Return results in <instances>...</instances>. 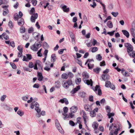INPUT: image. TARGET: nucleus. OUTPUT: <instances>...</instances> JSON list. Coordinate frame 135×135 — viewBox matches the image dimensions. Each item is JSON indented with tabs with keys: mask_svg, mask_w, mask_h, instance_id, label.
Here are the masks:
<instances>
[{
	"mask_svg": "<svg viewBox=\"0 0 135 135\" xmlns=\"http://www.w3.org/2000/svg\"><path fill=\"white\" fill-rule=\"evenodd\" d=\"M80 89V86L79 85L78 86L76 87L73 89L71 91L70 93L72 94L75 93Z\"/></svg>",
	"mask_w": 135,
	"mask_h": 135,
	"instance_id": "obj_11",
	"label": "nucleus"
},
{
	"mask_svg": "<svg viewBox=\"0 0 135 135\" xmlns=\"http://www.w3.org/2000/svg\"><path fill=\"white\" fill-rule=\"evenodd\" d=\"M35 106V109L37 113L36 114V116L37 117L39 118L41 115V114L40 113L41 109L39 107V105L38 103L37 102L34 101L31 103L30 107L31 109H33Z\"/></svg>",
	"mask_w": 135,
	"mask_h": 135,
	"instance_id": "obj_1",
	"label": "nucleus"
},
{
	"mask_svg": "<svg viewBox=\"0 0 135 135\" xmlns=\"http://www.w3.org/2000/svg\"><path fill=\"white\" fill-rule=\"evenodd\" d=\"M35 11V10L34 8L33 7L30 10V13L31 15H33L35 14L34 13Z\"/></svg>",
	"mask_w": 135,
	"mask_h": 135,
	"instance_id": "obj_34",
	"label": "nucleus"
},
{
	"mask_svg": "<svg viewBox=\"0 0 135 135\" xmlns=\"http://www.w3.org/2000/svg\"><path fill=\"white\" fill-rule=\"evenodd\" d=\"M68 32L69 33V34L70 35V37L71 38H72L75 37L74 35L72 32H71L70 31H68Z\"/></svg>",
	"mask_w": 135,
	"mask_h": 135,
	"instance_id": "obj_37",
	"label": "nucleus"
},
{
	"mask_svg": "<svg viewBox=\"0 0 135 135\" xmlns=\"http://www.w3.org/2000/svg\"><path fill=\"white\" fill-rule=\"evenodd\" d=\"M134 28H132L130 30L132 36L135 38V33L134 32Z\"/></svg>",
	"mask_w": 135,
	"mask_h": 135,
	"instance_id": "obj_28",
	"label": "nucleus"
},
{
	"mask_svg": "<svg viewBox=\"0 0 135 135\" xmlns=\"http://www.w3.org/2000/svg\"><path fill=\"white\" fill-rule=\"evenodd\" d=\"M107 26L109 28H113V26L112 22L110 21H108L107 22Z\"/></svg>",
	"mask_w": 135,
	"mask_h": 135,
	"instance_id": "obj_23",
	"label": "nucleus"
},
{
	"mask_svg": "<svg viewBox=\"0 0 135 135\" xmlns=\"http://www.w3.org/2000/svg\"><path fill=\"white\" fill-rule=\"evenodd\" d=\"M70 110L72 113H74L77 111L78 110V108L75 106H73L70 108Z\"/></svg>",
	"mask_w": 135,
	"mask_h": 135,
	"instance_id": "obj_14",
	"label": "nucleus"
},
{
	"mask_svg": "<svg viewBox=\"0 0 135 135\" xmlns=\"http://www.w3.org/2000/svg\"><path fill=\"white\" fill-rule=\"evenodd\" d=\"M111 13L115 17H116L118 14V12H112Z\"/></svg>",
	"mask_w": 135,
	"mask_h": 135,
	"instance_id": "obj_45",
	"label": "nucleus"
},
{
	"mask_svg": "<svg viewBox=\"0 0 135 135\" xmlns=\"http://www.w3.org/2000/svg\"><path fill=\"white\" fill-rule=\"evenodd\" d=\"M90 116L91 117H93L95 116L96 115V113L95 112H94L93 111H91L90 112Z\"/></svg>",
	"mask_w": 135,
	"mask_h": 135,
	"instance_id": "obj_32",
	"label": "nucleus"
},
{
	"mask_svg": "<svg viewBox=\"0 0 135 135\" xmlns=\"http://www.w3.org/2000/svg\"><path fill=\"white\" fill-rule=\"evenodd\" d=\"M91 51L92 52H94L97 51L98 50V48L96 47L92 48Z\"/></svg>",
	"mask_w": 135,
	"mask_h": 135,
	"instance_id": "obj_38",
	"label": "nucleus"
},
{
	"mask_svg": "<svg viewBox=\"0 0 135 135\" xmlns=\"http://www.w3.org/2000/svg\"><path fill=\"white\" fill-rule=\"evenodd\" d=\"M26 56L27 58V59L29 60H30L32 59V56L30 54H26Z\"/></svg>",
	"mask_w": 135,
	"mask_h": 135,
	"instance_id": "obj_48",
	"label": "nucleus"
},
{
	"mask_svg": "<svg viewBox=\"0 0 135 135\" xmlns=\"http://www.w3.org/2000/svg\"><path fill=\"white\" fill-rule=\"evenodd\" d=\"M61 78L63 79H66L68 78V75L66 73H63L61 75Z\"/></svg>",
	"mask_w": 135,
	"mask_h": 135,
	"instance_id": "obj_29",
	"label": "nucleus"
},
{
	"mask_svg": "<svg viewBox=\"0 0 135 135\" xmlns=\"http://www.w3.org/2000/svg\"><path fill=\"white\" fill-rule=\"evenodd\" d=\"M102 57L100 54H98L96 56L97 59L99 61H101L102 59Z\"/></svg>",
	"mask_w": 135,
	"mask_h": 135,
	"instance_id": "obj_39",
	"label": "nucleus"
},
{
	"mask_svg": "<svg viewBox=\"0 0 135 135\" xmlns=\"http://www.w3.org/2000/svg\"><path fill=\"white\" fill-rule=\"evenodd\" d=\"M8 26L11 28H12L13 27V26L12 24V22L11 21H9L8 23Z\"/></svg>",
	"mask_w": 135,
	"mask_h": 135,
	"instance_id": "obj_55",
	"label": "nucleus"
},
{
	"mask_svg": "<svg viewBox=\"0 0 135 135\" xmlns=\"http://www.w3.org/2000/svg\"><path fill=\"white\" fill-rule=\"evenodd\" d=\"M32 3L33 5L34 6H35L36 5L37 3V1L36 0H32Z\"/></svg>",
	"mask_w": 135,
	"mask_h": 135,
	"instance_id": "obj_61",
	"label": "nucleus"
},
{
	"mask_svg": "<svg viewBox=\"0 0 135 135\" xmlns=\"http://www.w3.org/2000/svg\"><path fill=\"white\" fill-rule=\"evenodd\" d=\"M98 126V124L96 122H94L93 124H92V126L93 128L95 130L97 129Z\"/></svg>",
	"mask_w": 135,
	"mask_h": 135,
	"instance_id": "obj_19",
	"label": "nucleus"
},
{
	"mask_svg": "<svg viewBox=\"0 0 135 135\" xmlns=\"http://www.w3.org/2000/svg\"><path fill=\"white\" fill-rule=\"evenodd\" d=\"M51 61L53 62H55L56 59V55L55 54H52L51 55Z\"/></svg>",
	"mask_w": 135,
	"mask_h": 135,
	"instance_id": "obj_20",
	"label": "nucleus"
},
{
	"mask_svg": "<svg viewBox=\"0 0 135 135\" xmlns=\"http://www.w3.org/2000/svg\"><path fill=\"white\" fill-rule=\"evenodd\" d=\"M25 28L24 27L22 26L20 28V32L21 33L25 32Z\"/></svg>",
	"mask_w": 135,
	"mask_h": 135,
	"instance_id": "obj_36",
	"label": "nucleus"
},
{
	"mask_svg": "<svg viewBox=\"0 0 135 135\" xmlns=\"http://www.w3.org/2000/svg\"><path fill=\"white\" fill-rule=\"evenodd\" d=\"M17 49L20 51L23 52V49L21 46H18L17 47Z\"/></svg>",
	"mask_w": 135,
	"mask_h": 135,
	"instance_id": "obj_57",
	"label": "nucleus"
},
{
	"mask_svg": "<svg viewBox=\"0 0 135 135\" xmlns=\"http://www.w3.org/2000/svg\"><path fill=\"white\" fill-rule=\"evenodd\" d=\"M17 21L18 24L19 26H22L24 24V20L23 18H19Z\"/></svg>",
	"mask_w": 135,
	"mask_h": 135,
	"instance_id": "obj_9",
	"label": "nucleus"
},
{
	"mask_svg": "<svg viewBox=\"0 0 135 135\" xmlns=\"http://www.w3.org/2000/svg\"><path fill=\"white\" fill-rule=\"evenodd\" d=\"M17 114L20 116H21L23 115V113L21 112V110H18L17 112Z\"/></svg>",
	"mask_w": 135,
	"mask_h": 135,
	"instance_id": "obj_59",
	"label": "nucleus"
},
{
	"mask_svg": "<svg viewBox=\"0 0 135 135\" xmlns=\"http://www.w3.org/2000/svg\"><path fill=\"white\" fill-rule=\"evenodd\" d=\"M37 76L38 77V80L39 81H41L42 80L43 77L42 76V73H41L37 72Z\"/></svg>",
	"mask_w": 135,
	"mask_h": 135,
	"instance_id": "obj_15",
	"label": "nucleus"
},
{
	"mask_svg": "<svg viewBox=\"0 0 135 135\" xmlns=\"http://www.w3.org/2000/svg\"><path fill=\"white\" fill-rule=\"evenodd\" d=\"M69 124L72 126H74L75 125V123L73 121L70 120L69 122Z\"/></svg>",
	"mask_w": 135,
	"mask_h": 135,
	"instance_id": "obj_62",
	"label": "nucleus"
},
{
	"mask_svg": "<svg viewBox=\"0 0 135 135\" xmlns=\"http://www.w3.org/2000/svg\"><path fill=\"white\" fill-rule=\"evenodd\" d=\"M100 70V68L98 67L94 69L93 71L97 74H99Z\"/></svg>",
	"mask_w": 135,
	"mask_h": 135,
	"instance_id": "obj_30",
	"label": "nucleus"
},
{
	"mask_svg": "<svg viewBox=\"0 0 135 135\" xmlns=\"http://www.w3.org/2000/svg\"><path fill=\"white\" fill-rule=\"evenodd\" d=\"M93 89L94 91H96L98 90V94L99 95H100L102 94V92L101 90L100 89V86H99L97 85L94 88H93Z\"/></svg>",
	"mask_w": 135,
	"mask_h": 135,
	"instance_id": "obj_7",
	"label": "nucleus"
},
{
	"mask_svg": "<svg viewBox=\"0 0 135 135\" xmlns=\"http://www.w3.org/2000/svg\"><path fill=\"white\" fill-rule=\"evenodd\" d=\"M115 32V31L114 30L111 31V32H107V33L109 35L111 36H112L113 35L114 33Z\"/></svg>",
	"mask_w": 135,
	"mask_h": 135,
	"instance_id": "obj_47",
	"label": "nucleus"
},
{
	"mask_svg": "<svg viewBox=\"0 0 135 135\" xmlns=\"http://www.w3.org/2000/svg\"><path fill=\"white\" fill-rule=\"evenodd\" d=\"M122 31L123 35L127 38H129V32L127 31L126 30H122Z\"/></svg>",
	"mask_w": 135,
	"mask_h": 135,
	"instance_id": "obj_16",
	"label": "nucleus"
},
{
	"mask_svg": "<svg viewBox=\"0 0 135 135\" xmlns=\"http://www.w3.org/2000/svg\"><path fill=\"white\" fill-rule=\"evenodd\" d=\"M67 75H68V78L69 77L70 78H73L74 76L73 74L71 72H69L67 74Z\"/></svg>",
	"mask_w": 135,
	"mask_h": 135,
	"instance_id": "obj_41",
	"label": "nucleus"
},
{
	"mask_svg": "<svg viewBox=\"0 0 135 135\" xmlns=\"http://www.w3.org/2000/svg\"><path fill=\"white\" fill-rule=\"evenodd\" d=\"M43 47L45 49H46L48 48L49 46L47 43L45 42L43 43Z\"/></svg>",
	"mask_w": 135,
	"mask_h": 135,
	"instance_id": "obj_27",
	"label": "nucleus"
},
{
	"mask_svg": "<svg viewBox=\"0 0 135 135\" xmlns=\"http://www.w3.org/2000/svg\"><path fill=\"white\" fill-rule=\"evenodd\" d=\"M56 126L57 129L60 132L62 133V129L60 126V125L59 122L57 119H56L55 121Z\"/></svg>",
	"mask_w": 135,
	"mask_h": 135,
	"instance_id": "obj_6",
	"label": "nucleus"
},
{
	"mask_svg": "<svg viewBox=\"0 0 135 135\" xmlns=\"http://www.w3.org/2000/svg\"><path fill=\"white\" fill-rule=\"evenodd\" d=\"M111 83L109 81H107L105 82V86L106 87H109Z\"/></svg>",
	"mask_w": 135,
	"mask_h": 135,
	"instance_id": "obj_31",
	"label": "nucleus"
},
{
	"mask_svg": "<svg viewBox=\"0 0 135 135\" xmlns=\"http://www.w3.org/2000/svg\"><path fill=\"white\" fill-rule=\"evenodd\" d=\"M62 9L64 12H68L70 10L69 8H67V6L66 5H64L62 7Z\"/></svg>",
	"mask_w": 135,
	"mask_h": 135,
	"instance_id": "obj_18",
	"label": "nucleus"
},
{
	"mask_svg": "<svg viewBox=\"0 0 135 135\" xmlns=\"http://www.w3.org/2000/svg\"><path fill=\"white\" fill-rule=\"evenodd\" d=\"M93 61L94 62V60L93 59H88L86 61V62L85 65H86L87 63H91V62Z\"/></svg>",
	"mask_w": 135,
	"mask_h": 135,
	"instance_id": "obj_56",
	"label": "nucleus"
},
{
	"mask_svg": "<svg viewBox=\"0 0 135 135\" xmlns=\"http://www.w3.org/2000/svg\"><path fill=\"white\" fill-rule=\"evenodd\" d=\"M106 109L107 113L110 112L111 111L110 108V107L108 106H106Z\"/></svg>",
	"mask_w": 135,
	"mask_h": 135,
	"instance_id": "obj_46",
	"label": "nucleus"
},
{
	"mask_svg": "<svg viewBox=\"0 0 135 135\" xmlns=\"http://www.w3.org/2000/svg\"><path fill=\"white\" fill-rule=\"evenodd\" d=\"M63 110L64 113H67L68 112V109L67 107H65L63 108Z\"/></svg>",
	"mask_w": 135,
	"mask_h": 135,
	"instance_id": "obj_53",
	"label": "nucleus"
},
{
	"mask_svg": "<svg viewBox=\"0 0 135 135\" xmlns=\"http://www.w3.org/2000/svg\"><path fill=\"white\" fill-rule=\"evenodd\" d=\"M10 45L12 47H14L15 46V44L13 41H12L10 42Z\"/></svg>",
	"mask_w": 135,
	"mask_h": 135,
	"instance_id": "obj_60",
	"label": "nucleus"
},
{
	"mask_svg": "<svg viewBox=\"0 0 135 135\" xmlns=\"http://www.w3.org/2000/svg\"><path fill=\"white\" fill-rule=\"evenodd\" d=\"M125 46L127 48V51L129 55H131V52H132L133 50V47L130 43H125Z\"/></svg>",
	"mask_w": 135,
	"mask_h": 135,
	"instance_id": "obj_2",
	"label": "nucleus"
},
{
	"mask_svg": "<svg viewBox=\"0 0 135 135\" xmlns=\"http://www.w3.org/2000/svg\"><path fill=\"white\" fill-rule=\"evenodd\" d=\"M120 128L119 127L115 129V131L114 132V134L117 135L118 133V131L120 130Z\"/></svg>",
	"mask_w": 135,
	"mask_h": 135,
	"instance_id": "obj_50",
	"label": "nucleus"
},
{
	"mask_svg": "<svg viewBox=\"0 0 135 135\" xmlns=\"http://www.w3.org/2000/svg\"><path fill=\"white\" fill-rule=\"evenodd\" d=\"M31 17V21L32 22H35V20L38 17V14L37 13H35Z\"/></svg>",
	"mask_w": 135,
	"mask_h": 135,
	"instance_id": "obj_8",
	"label": "nucleus"
},
{
	"mask_svg": "<svg viewBox=\"0 0 135 135\" xmlns=\"http://www.w3.org/2000/svg\"><path fill=\"white\" fill-rule=\"evenodd\" d=\"M87 82L89 84V85H90L91 86H93V81L91 79H90V80H87Z\"/></svg>",
	"mask_w": 135,
	"mask_h": 135,
	"instance_id": "obj_51",
	"label": "nucleus"
},
{
	"mask_svg": "<svg viewBox=\"0 0 135 135\" xmlns=\"http://www.w3.org/2000/svg\"><path fill=\"white\" fill-rule=\"evenodd\" d=\"M72 84L71 80L69 79L67 81H64L62 83V86L66 89L69 87V86Z\"/></svg>",
	"mask_w": 135,
	"mask_h": 135,
	"instance_id": "obj_3",
	"label": "nucleus"
},
{
	"mask_svg": "<svg viewBox=\"0 0 135 135\" xmlns=\"http://www.w3.org/2000/svg\"><path fill=\"white\" fill-rule=\"evenodd\" d=\"M2 107L6 110H9V107L7 104H3L1 105Z\"/></svg>",
	"mask_w": 135,
	"mask_h": 135,
	"instance_id": "obj_24",
	"label": "nucleus"
},
{
	"mask_svg": "<svg viewBox=\"0 0 135 135\" xmlns=\"http://www.w3.org/2000/svg\"><path fill=\"white\" fill-rule=\"evenodd\" d=\"M109 87L113 90H114L115 89V87L114 85L111 83V84L110 85Z\"/></svg>",
	"mask_w": 135,
	"mask_h": 135,
	"instance_id": "obj_63",
	"label": "nucleus"
},
{
	"mask_svg": "<svg viewBox=\"0 0 135 135\" xmlns=\"http://www.w3.org/2000/svg\"><path fill=\"white\" fill-rule=\"evenodd\" d=\"M113 127L114 128H117V126L116 124L115 123H112L110 125L109 127V130L112 132L113 131V130L112 129Z\"/></svg>",
	"mask_w": 135,
	"mask_h": 135,
	"instance_id": "obj_21",
	"label": "nucleus"
},
{
	"mask_svg": "<svg viewBox=\"0 0 135 135\" xmlns=\"http://www.w3.org/2000/svg\"><path fill=\"white\" fill-rule=\"evenodd\" d=\"M41 42H39L38 43L35 42L34 45L32 46L31 48L33 50L37 51L38 49L41 46Z\"/></svg>",
	"mask_w": 135,
	"mask_h": 135,
	"instance_id": "obj_4",
	"label": "nucleus"
},
{
	"mask_svg": "<svg viewBox=\"0 0 135 135\" xmlns=\"http://www.w3.org/2000/svg\"><path fill=\"white\" fill-rule=\"evenodd\" d=\"M75 81L76 84L79 85L81 81V79L80 78H76Z\"/></svg>",
	"mask_w": 135,
	"mask_h": 135,
	"instance_id": "obj_25",
	"label": "nucleus"
},
{
	"mask_svg": "<svg viewBox=\"0 0 135 135\" xmlns=\"http://www.w3.org/2000/svg\"><path fill=\"white\" fill-rule=\"evenodd\" d=\"M86 94L84 92H80L79 93V96L81 98H84L86 97Z\"/></svg>",
	"mask_w": 135,
	"mask_h": 135,
	"instance_id": "obj_22",
	"label": "nucleus"
},
{
	"mask_svg": "<svg viewBox=\"0 0 135 135\" xmlns=\"http://www.w3.org/2000/svg\"><path fill=\"white\" fill-rule=\"evenodd\" d=\"M22 60L23 61H25L27 62H28V60L27 59V57H26L25 56H24L23 57V58L22 59Z\"/></svg>",
	"mask_w": 135,
	"mask_h": 135,
	"instance_id": "obj_64",
	"label": "nucleus"
},
{
	"mask_svg": "<svg viewBox=\"0 0 135 135\" xmlns=\"http://www.w3.org/2000/svg\"><path fill=\"white\" fill-rule=\"evenodd\" d=\"M10 64L13 69H16V66L14 63L11 62Z\"/></svg>",
	"mask_w": 135,
	"mask_h": 135,
	"instance_id": "obj_42",
	"label": "nucleus"
},
{
	"mask_svg": "<svg viewBox=\"0 0 135 135\" xmlns=\"http://www.w3.org/2000/svg\"><path fill=\"white\" fill-rule=\"evenodd\" d=\"M82 112H83V119L84 120V124H86V119L87 118L86 114V113L84 111V110H82Z\"/></svg>",
	"mask_w": 135,
	"mask_h": 135,
	"instance_id": "obj_17",
	"label": "nucleus"
},
{
	"mask_svg": "<svg viewBox=\"0 0 135 135\" xmlns=\"http://www.w3.org/2000/svg\"><path fill=\"white\" fill-rule=\"evenodd\" d=\"M60 82L59 81H57L55 82V86L57 88H59L60 87Z\"/></svg>",
	"mask_w": 135,
	"mask_h": 135,
	"instance_id": "obj_35",
	"label": "nucleus"
},
{
	"mask_svg": "<svg viewBox=\"0 0 135 135\" xmlns=\"http://www.w3.org/2000/svg\"><path fill=\"white\" fill-rule=\"evenodd\" d=\"M84 108L86 111H88L89 112H90L92 109L91 106L88 104L85 105H84Z\"/></svg>",
	"mask_w": 135,
	"mask_h": 135,
	"instance_id": "obj_12",
	"label": "nucleus"
},
{
	"mask_svg": "<svg viewBox=\"0 0 135 135\" xmlns=\"http://www.w3.org/2000/svg\"><path fill=\"white\" fill-rule=\"evenodd\" d=\"M40 87L39 85L38 84H35L33 86V88H38Z\"/></svg>",
	"mask_w": 135,
	"mask_h": 135,
	"instance_id": "obj_58",
	"label": "nucleus"
},
{
	"mask_svg": "<svg viewBox=\"0 0 135 135\" xmlns=\"http://www.w3.org/2000/svg\"><path fill=\"white\" fill-rule=\"evenodd\" d=\"M82 75L83 77V80L84 82L88 85H89V84L88 83L87 80V79L89 77V74L86 72H84L82 73Z\"/></svg>",
	"mask_w": 135,
	"mask_h": 135,
	"instance_id": "obj_5",
	"label": "nucleus"
},
{
	"mask_svg": "<svg viewBox=\"0 0 135 135\" xmlns=\"http://www.w3.org/2000/svg\"><path fill=\"white\" fill-rule=\"evenodd\" d=\"M6 97V95H4L1 97V100L2 102L4 101Z\"/></svg>",
	"mask_w": 135,
	"mask_h": 135,
	"instance_id": "obj_49",
	"label": "nucleus"
},
{
	"mask_svg": "<svg viewBox=\"0 0 135 135\" xmlns=\"http://www.w3.org/2000/svg\"><path fill=\"white\" fill-rule=\"evenodd\" d=\"M88 66L89 69H91L94 67V64L93 63H88Z\"/></svg>",
	"mask_w": 135,
	"mask_h": 135,
	"instance_id": "obj_26",
	"label": "nucleus"
},
{
	"mask_svg": "<svg viewBox=\"0 0 135 135\" xmlns=\"http://www.w3.org/2000/svg\"><path fill=\"white\" fill-rule=\"evenodd\" d=\"M28 67L29 68H33L34 67V65L32 62H29Z\"/></svg>",
	"mask_w": 135,
	"mask_h": 135,
	"instance_id": "obj_43",
	"label": "nucleus"
},
{
	"mask_svg": "<svg viewBox=\"0 0 135 135\" xmlns=\"http://www.w3.org/2000/svg\"><path fill=\"white\" fill-rule=\"evenodd\" d=\"M7 7V6H4L2 7V8H4L3 13V15L4 16H6L9 13V11Z\"/></svg>",
	"mask_w": 135,
	"mask_h": 135,
	"instance_id": "obj_10",
	"label": "nucleus"
},
{
	"mask_svg": "<svg viewBox=\"0 0 135 135\" xmlns=\"http://www.w3.org/2000/svg\"><path fill=\"white\" fill-rule=\"evenodd\" d=\"M19 19V17L17 13L15 14L14 15V19L15 21H17Z\"/></svg>",
	"mask_w": 135,
	"mask_h": 135,
	"instance_id": "obj_33",
	"label": "nucleus"
},
{
	"mask_svg": "<svg viewBox=\"0 0 135 135\" xmlns=\"http://www.w3.org/2000/svg\"><path fill=\"white\" fill-rule=\"evenodd\" d=\"M131 55H129L130 56H132L133 58L135 57V51L132 50V52H131Z\"/></svg>",
	"mask_w": 135,
	"mask_h": 135,
	"instance_id": "obj_40",
	"label": "nucleus"
},
{
	"mask_svg": "<svg viewBox=\"0 0 135 135\" xmlns=\"http://www.w3.org/2000/svg\"><path fill=\"white\" fill-rule=\"evenodd\" d=\"M42 49H41L37 52V54L38 56L41 57L42 56V54L41 53V51L42 50Z\"/></svg>",
	"mask_w": 135,
	"mask_h": 135,
	"instance_id": "obj_44",
	"label": "nucleus"
},
{
	"mask_svg": "<svg viewBox=\"0 0 135 135\" xmlns=\"http://www.w3.org/2000/svg\"><path fill=\"white\" fill-rule=\"evenodd\" d=\"M61 58L63 61H65L66 59V56L65 55H62L61 56Z\"/></svg>",
	"mask_w": 135,
	"mask_h": 135,
	"instance_id": "obj_54",
	"label": "nucleus"
},
{
	"mask_svg": "<svg viewBox=\"0 0 135 135\" xmlns=\"http://www.w3.org/2000/svg\"><path fill=\"white\" fill-rule=\"evenodd\" d=\"M34 31L33 28L32 27L30 28L28 30V33H30L33 32Z\"/></svg>",
	"mask_w": 135,
	"mask_h": 135,
	"instance_id": "obj_52",
	"label": "nucleus"
},
{
	"mask_svg": "<svg viewBox=\"0 0 135 135\" xmlns=\"http://www.w3.org/2000/svg\"><path fill=\"white\" fill-rule=\"evenodd\" d=\"M59 102L62 103H65V104L66 105L68 104L69 103L68 100L65 98H63L62 99H61L59 101Z\"/></svg>",
	"mask_w": 135,
	"mask_h": 135,
	"instance_id": "obj_13",
	"label": "nucleus"
}]
</instances>
